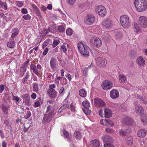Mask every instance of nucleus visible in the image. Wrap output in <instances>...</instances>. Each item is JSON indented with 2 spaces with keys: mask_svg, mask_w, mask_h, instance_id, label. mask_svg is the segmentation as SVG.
Wrapping results in <instances>:
<instances>
[{
  "mask_svg": "<svg viewBox=\"0 0 147 147\" xmlns=\"http://www.w3.org/2000/svg\"><path fill=\"white\" fill-rule=\"evenodd\" d=\"M134 4L139 12L144 11L147 8V2L146 0H135Z\"/></svg>",
  "mask_w": 147,
  "mask_h": 147,
  "instance_id": "nucleus-1",
  "label": "nucleus"
},
{
  "mask_svg": "<svg viewBox=\"0 0 147 147\" xmlns=\"http://www.w3.org/2000/svg\"><path fill=\"white\" fill-rule=\"evenodd\" d=\"M78 50L80 53L85 57H87L89 56V52L88 49L85 46L82 42L78 44Z\"/></svg>",
  "mask_w": 147,
  "mask_h": 147,
  "instance_id": "nucleus-2",
  "label": "nucleus"
},
{
  "mask_svg": "<svg viewBox=\"0 0 147 147\" xmlns=\"http://www.w3.org/2000/svg\"><path fill=\"white\" fill-rule=\"evenodd\" d=\"M120 22L121 25L124 28H127L130 26L129 18L127 15L121 16L120 17Z\"/></svg>",
  "mask_w": 147,
  "mask_h": 147,
  "instance_id": "nucleus-3",
  "label": "nucleus"
},
{
  "mask_svg": "<svg viewBox=\"0 0 147 147\" xmlns=\"http://www.w3.org/2000/svg\"><path fill=\"white\" fill-rule=\"evenodd\" d=\"M91 44L95 47L99 48L102 45V41L98 38L96 37H93L90 40Z\"/></svg>",
  "mask_w": 147,
  "mask_h": 147,
  "instance_id": "nucleus-4",
  "label": "nucleus"
},
{
  "mask_svg": "<svg viewBox=\"0 0 147 147\" xmlns=\"http://www.w3.org/2000/svg\"><path fill=\"white\" fill-rule=\"evenodd\" d=\"M54 114V111L52 110L48 114H45L42 120V122L44 123H49L52 120Z\"/></svg>",
  "mask_w": 147,
  "mask_h": 147,
  "instance_id": "nucleus-5",
  "label": "nucleus"
},
{
  "mask_svg": "<svg viewBox=\"0 0 147 147\" xmlns=\"http://www.w3.org/2000/svg\"><path fill=\"white\" fill-rule=\"evenodd\" d=\"M96 12L97 13L98 15L102 16L104 17L107 13L106 11L105 7L102 5L98 6L95 9Z\"/></svg>",
  "mask_w": 147,
  "mask_h": 147,
  "instance_id": "nucleus-6",
  "label": "nucleus"
},
{
  "mask_svg": "<svg viewBox=\"0 0 147 147\" xmlns=\"http://www.w3.org/2000/svg\"><path fill=\"white\" fill-rule=\"evenodd\" d=\"M113 84L111 82L108 80L104 81L102 84V87L105 90L111 88Z\"/></svg>",
  "mask_w": 147,
  "mask_h": 147,
  "instance_id": "nucleus-7",
  "label": "nucleus"
},
{
  "mask_svg": "<svg viewBox=\"0 0 147 147\" xmlns=\"http://www.w3.org/2000/svg\"><path fill=\"white\" fill-rule=\"evenodd\" d=\"M97 65L101 68L104 67L107 64V61L105 59L101 57L98 58L96 60Z\"/></svg>",
  "mask_w": 147,
  "mask_h": 147,
  "instance_id": "nucleus-8",
  "label": "nucleus"
},
{
  "mask_svg": "<svg viewBox=\"0 0 147 147\" xmlns=\"http://www.w3.org/2000/svg\"><path fill=\"white\" fill-rule=\"evenodd\" d=\"M139 23L144 28L147 27V18L144 16H142L139 18Z\"/></svg>",
  "mask_w": 147,
  "mask_h": 147,
  "instance_id": "nucleus-9",
  "label": "nucleus"
},
{
  "mask_svg": "<svg viewBox=\"0 0 147 147\" xmlns=\"http://www.w3.org/2000/svg\"><path fill=\"white\" fill-rule=\"evenodd\" d=\"M94 104L98 107H105L106 106V103L100 98H97L94 99Z\"/></svg>",
  "mask_w": 147,
  "mask_h": 147,
  "instance_id": "nucleus-10",
  "label": "nucleus"
},
{
  "mask_svg": "<svg viewBox=\"0 0 147 147\" xmlns=\"http://www.w3.org/2000/svg\"><path fill=\"white\" fill-rule=\"evenodd\" d=\"M95 20V18L94 16L91 15H88V17L86 18L85 22L88 25L92 24Z\"/></svg>",
  "mask_w": 147,
  "mask_h": 147,
  "instance_id": "nucleus-11",
  "label": "nucleus"
},
{
  "mask_svg": "<svg viewBox=\"0 0 147 147\" xmlns=\"http://www.w3.org/2000/svg\"><path fill=\"white\" fill-rule=\"evenodd\" d=\"M119 92L116 90L113 89L110 92V95L112 99L117 98L119 96Z\"/></svg>",
  "mask_w": 147,
  "mask_h": 147,
  "instance_id": "nucleus-12",
  "label": "nucleus"
},
{
  "mask_svg": "<svg viewBox=\"0 0 147 147\" xmlns=\"http://www.w3.org/2000/svg\"><path fill=\"white\" fill-rule=\"evenodd\" d=\"M24 102L27 106H29L31 105V102L30 100V97L28 94H26L23 96Z\"/></svg>",
  "mask_w": 147,
  "mask_h": 147,
  "instance_id": "nucleus-13",
  "label": "nucleus"
},
{
  "mask_svg": "<svg viewBox=\"0 0 147 147\" xmlns=\"http://www.w3.org/2000/svg\"><path fill=\"white\" fill-rule=\"evenodd\" d=\"M47 93L51 98H55L57 96L56 91L53 89H49L47 90Z\"/></svg>",
  "mask_w": 147,
  "mask_h": 147,
  "instance_id": "nucleus-14",
  "label": "nucleus"
},
{
  "mask_svg": "<svg viewBox=\"0 0 147 147\" xmlns=\"http://www.w3.org/2000/svg\"><path fill=\"white\" fill-rule=\"evenodd\" d=\"M131 132V129L130 128L126 129L125 130L123 129H120L119 133L121 136H126Z\"/></svg>",
  "mask_w": 147,
  "mask_h": 147,
  "instance_id": "nucleus-15",
  "label": "nucleus"
},
{
  "mask_svg": "<svg viewBox=\"0 0 147 147\" xmlns=\"http://www.w3.org/2000/svg\"><path fill=\"white\" fill-rule=\"evenodd\" d=\"M147 134V131L145 129H141L139 130L137 133L138 136L139 137L143 138Z\"/></svg>",
  "mask_w": 147,
  "mask_h": 147,
  "instance_id": "nucleus-16",
  "label": "nucleus"
},
{
  "mask_svg": "<svg viewBox=\"0 0 147 147\" xmlns=\"http://www.w3.org/2000/svg\"><path fill=\"white\" fill-rule=\"evenodd\" d=\"M135 110L137 114L142 115L144 113L143 108L140 106H137L135 107Z\"/></svg>",
  "mask_w": 147,
  "mask_h": 147,
  "instance_id": "nucleus-17",
  "label": "nucleus"
},
{
  "mask_svg": "<svg viewBox=\"0 0 147 147\" xmlns=\"http://www.w3.org/2000/svg\"><path fill=\"white\" fill-rule=\"evenodd\" d=\"M102 24L107 28H109L112 26V23H111V20L109 19L106 20L103 22Z\"/></svg>",
  "mask_w": 147,
  "mask_h": 147,
  "instance_id": "nucleus-18",
  "label": "nucleus"
},
{
  "mask_svg": "<svg viewBox=\"0 0 147 147\" xmlns=\"http://www.w3.org/2000/svg\"><path fill=\"white\" fill-rule=\"evenodd\" d=\"M30 69L33 71V72L36 75L38 76L39 70H38L36 67V66L34 64L32 63L30 66Z\"/></svg>",
  "mask_w": 147,
  "mask_h": 147,
  "instance_id": "nucleus-19",
  "label": "nucleus"
},
{
  "mask_svg": "<svg viewBox=\"0 0 147 147\" xmlns=\"http://www.w3.org/2000/svg\"><path fill=\"white\" fill-rule=\"evenodd\" d=\"M90 145L91 147H99L100 143L98 140H94L90 141Z\"/></svg>",
  "mask_w": 147,
  "mask_h": 147,
  "instance_id": "nucleus-20",
  "label": "nucleus"
},
{
  "mask_svg": "<svg viewBox=\"0 0 147 147\" xmlns=\"http://www.w3.org/2000/svg\"><path fill=\"white\" fill-rule=\"evenodd\" d=\"M50 66L51 67L54 69L56 66V60L54 57H52L50 61Z\"/></svg>",
  "mask_w": 147,
  "mask_h": 147,
  "instance_id": "nucleus-21",
  "label": "nucleus"
},
{
  "mask_svg": "<svg viewBox=\"0 0 147 147\" xmlns=\"http://www.w3.org/2000/svg\"><path fill=\"white\" fill-rule=\"evenodd\" d=\"M137 61L138 65L140 66H143L145 64V60L141 56L139 57L137 59Z\"/></svg>",
  "mask_w": 147,
  "mask_h": 147,
  "instance_id": "nucleus-22",
  "label": "nucleus"
},
{
  "mask_svg": "<svg viewBox=\"0 0 147 147\" xmlns=\"http://www.w3.org/2000/svg\"><path fill=\"white\" fill-rule=\"evenodd\" d=\"M103 141L104 142H111L112 141L111 137L109 136H105L102 137Z\"/></svg>",
  "mask_w": 147,
  "mask_h": 147,
  "instance_id": "nucleus-23",
  "label": "nucleus"
},
{
  "mask_svg": "<svg viewBox=\"0 0 147 147\" xmlns=\"http://www.w3.org/2000/svg\"><path fill=\"white\" fill-rule=\"evenodd\" d=\"M104 115L106 118H109L112 116L111 111L108 109H105Z\"/></svg>",
  "mask_w": 147,
  "mask_h": 147,
  "instance_id": "nucleus-24",
  "label": "nucleus"
},
{
  "mask_svg": "<svg viewBox=\"0 0 147 147\" xmlns=\"http://www.w3.org/2000/svg\"><path fill=\"white\" fill-rule=\"evenodd\" d=\"M74 136L76 139L80 140L82 138V134L81 132L77 131L74 132Z\"/></svg>",
  "mask_w": 147,
  "mask_h": 147,
  "instance_id": "nucleus-25",
  "label": "nucleus"
},
{
  "mask_svg": "<svg viewBox=\"0 0 147 147\" xmlns=\"http://www.w3.org/2000/svg\"><path fill=\"white\" fill-rule=\"evenodd\" d=\"M12 34L11 35V37L13 38L16 36L18 34L19 30L17 28H13L11 31Z\"/></svg>",
  "mask_w": 147,
  "mask_h": 147,
  "instance_id": "nucleus-26",
  "label": "nucleus"
},
{
  "mask_svg": "<svg viewBox=\"0 0 147 147\" xmlns=\"http://www.w3.org/2000/svg\"><path fill=\"white\" fill-rule=\"evenodd\" d=\"M124 122H125V125H129L131 124H133L134 122L133 119L130 118H126Z\"/></svg>",
  "mask_w": 147,
  "mask_h": 147,
  "instance_id": "nucleus-27",
  "label": "nucleus"
},
{
  "mask_svg": "<svg viewBox=\"0 0 147 147\" xmlns=\"http://www.w3.org/2000/svg\"><path fill=\"white\" fill-rule=\"evenodd\" d=\"M141 120L143 125H145L147 124V116L146 115H141Z\"/></svg>",
  "mask_w": 147,
  "mask_h": 147,
  "instance_id": "nucleus-28",
  "label": "nucleus"
},
{
  "mask_svg": "<svg viewBox=\"0 0 147 147\" xmlns=\"http://www.w3.org/2000/svg\"><path fill=\"white\" fill-rule=\"evenodd\" d=\"M1 107L4 113L7 115L8 114V108L5 105L3 104L1 105Z\"/></svg>",
  "mask_w": 147,
  "mask_h": 147,
  "instance_id": "nucleus-29",
  "label": "nucleus"
},
{
  "mask_svg": "<svg viewBox=\"0 0 147 147\" xmlns=\"http://www.w3.org/2000/svg\"><path fill=\"white\" fill-rule=\"evenodd\" d=\"M26 71V68L24 67H21L20 69V73L19 74V76L20 77H22L23 76L25 72Z\"/></svg>",
  "mask_w": 147,
  "mask_h": 147,
  "instance_id": "nucleus-30",
  "label": "nucleus"
},
{
  "mask_svg": "<svg viewBox=\"0 0 147 147\" xmlns=\"http://www.w3.org/2000/svg\"><path fill=\"white\" fill-rule=\"evenodd\" d=\"M7 46L8 47L10 48H13L15 46V42L14 40L13 41H10L7 43Z\"/></svg>",
  "mask_w": 147,
  "mask_h": 147,
  "instance_id": "nucleus-31",
  "label": "nucleus"
},
{
  "mask_svg": "<svg viewBox=\"0 0 147 147\" xmlns=\"http://www.w3.org/2000/svg\"><path fill=\"white\" fill-rule=\"evenodd\" d=\"M82 105L86 108L88 109L90 107V104L87 101H84L82 103Z\"/></svg>",
  "mask_w": 147,
  "mask_h": 147,
  "instance_id": "nucleus-32",
  "label": "nucleus"
},
{
  "mask_svg": "<svg viewBox=\"0 0 147 147\" xmlns=\"http://www.w3.org/2000/svg\"><path fill=\"white\" fill-rule=\"evenodd\" d=\"M80 95L82 97H84L86 95V93L85 90L83 89H81L79 92Z\"/></svg>",
  "mask_w": 147,
  "mask_h": 147,
  "instance_id": "nucleus-33",
  "label": "nucleus"
},
{
  "mask_svg": "<svg viewBox=\"0 0 147 147\" xmlns=\"http://www.w3.org/2000/svg\"><path fill=\"white\" fill-rule=\"evenodd\" d=\"M104 121L105 122L106 124L108 125H109L111 127H112L114 125L113 122L110 119H106L104 120Z\"/></svg>",
  "mask_w": 147,
  "mask_h": 147,
  "instance_id": "nucleus-34",
  "label": "nucleus"
},
{
  "mask_svg": "<svg viewBox=\"0 0 147 147\" xmlns=\"http://www.w3.org/2000/svg\"><path fill=\"white\" fill-rule=\"evenodd\" d=\"M116 37L117 38H119L122 36L121 33L118 30H116L115 32Z\"/></svg>",
  "mask_w": 147,
  "mask_h": 147,
  "instance_id": "nucleus-35",
  "label": "nucleus"
},
{
  "mask_svg": "<svg viewBox=\"0 0 147 147\" xmlns=\"http://www.w3.org/2000/svg\"><path fill=\"white\" fill-rule=\"evenodd\" d=\"M134 24L135 28L134 31L136 32V33L137 32H139L140 31V28L138 24L135 22L134 23Z\"/></svg>",
  "mask_w": 147,
  "mask_h": 147,
  "instance_id": "nucleus-36",
  "label": "nucleus"
},
{
  "mask_svg": "<svg viewBox=\"0 0 147 147\" xmlns=\"http://www.w3.org/2000/svg\"><path fill=\"white\" fill-rule=\"evenodd\" d=\"M82 110L84 113L86 115H90L91 113V111L88 109L83 108Z\"/></svg>",
  "mask_w": 147,
  "mask_h": 147,
  "instance_id": "nucleus-37",
  "label": "nucleus"
},
{
  "mask_svg": "<svg viewBox=\"0 0 147 147\" xmlns=\"http://www.w3.org/2000/svg\"><path fill=\"white\" fill-rule=\"evenodd\" d=\"M63 134L64 137L68 139L70 138V137L69 136L68 132L65 130H63Z\"/></svg>",
  "mask_w": 147,
  "mask_h": 147,
  "instance_id": "nucleus-38",
  "label": "nucleus"
},
{
  "mask_svg": "<svg viewBox=\"0 0 147 147\" xmlns=\"http://www.w3.org/2000/svg\"><path fill=\"white\" fill-rule=\"evenodd\" d=\"M119 80L121 81V82H124L126 79L125 76L124 75H119Z\"/></svg>",
  "mask_w": 147,
  "mask_h": 147,
  "instance_id": "nucleus-39",
  "label": "nucleus"
},
{
  "mask_svg": "<svg viewBox=\"0 0 147 147\" xmlns=\"http://www.w3.org/2000/svg\"><path fill=\"white\" fill-rule=\"evenodd\" d=\"M57 31L60 32H63L65 30V28L62 25L59 26H58Z\"/></svg>",
  "mask_w": 147,
  "mask_h": 147,
  "instance_id": "nucleus-40",
  "label": "nucleus"
},
{
  "mask_svg": "<svg viewBox=\"0 0 147 147\" xmlns=\"http://www.w3.org/2000/svg\"><path fill=\"white\" fill-rule=\"evenodd\" d=\"M0 5L2 7H4V8L5 10L7 9V4L5 2H2L1 1H0Z\"/></svg>",
  "mask_w": 147,
  "mask_h": 147,
  "instance_id": "nucleus-41",
  "label": "nucleus"
},
{
  "mask_svg": "<svg viewBox=\"0 0 147 147\" xmlns=\"http://www.w3.org/2000/svg\"><path fill=\"white\" fill-rule=\"evenodd\" d=\"M129 55L132 59L134 58L136 56V53L134 51H131L130 52Z\"/></svg>",
  "mask_w": 147,
  "mask_h": 147,
  "instance_id": "nucleus-42",
  "label": "nucleus"
},
{
  "mask_svg": "<svg viewBox=\"0 0 147 147\" xmlns=\"http://www.w3.org/2000/svg\"><path fill=\"white\" fill-rule=\"evenodd\" d=\"M39 88L38 84H34L33 86V90L36 92L39 91Z\"/></svg>",
  "mask_w": 147,
  "mask_h": 147,
  "instance_id": "nucleus-43",
  "label": "nucleus"
},
{
  "mask_svg": "<svg viewBox=\"0 0 147 147\" xmlns=\"http://www.w3.org/2000/svg\"><path fill=\"white\" fill-rule=\"evenodd\" d=\"M103 38L105 40L107 41L110 39L111 37L109 35L107 34L105 35V36H103Z\"/></svg>",
  "mask_w": 147,
  "mask_h": 147,
  "instance_id": "nucleus-44",
  "label": "nucleus"
},
{
  "mask_svg": "<svg viewBox=\"0 0 147 147\" xmlns=\"http://www.w3.org/2000/svg\"><path fill=\"white\" fill-rule=\"evenodd\" d=\"M30 127V125L29 123L26 124L25 126H24V132H26Z\"/></svg>",
  "mask_w": 147,
  "mask_h": 147,
  "instance_id": "nucleus-45",
  "label": "nucleus"
},
{
  "mask_svg": "<svg viewBox=\"0 0 147 147\" xmlns=\"http://www.w3.org/2000/svg\"><path fill=\"white\" fill-rule=\"evenodd\" d=\"M67 47L66 46H65L63 44L61 47V51H63L64 53H66L67 51Z\"/></svg>",
  "mask_w": 147,
  "mask_h": 147,
  "instance_id": "nucleus-46",
  "label": "nucleus"
},
{
  "mask_svg": "<svg viewBox=\"0 0 147 147\" xmlns=\"http://www.w3.org/2000/svg\"><path fill=\"white\" fill-rule=\"evenodd\" d=\"M23 18L25 20H29L31 19V16L28 14L24 15L23 16Z\"/></svg>",
  "mask_w": 147,
  "mask_h": 147,
  "instance_id": "nucleus-47",
  "label": "nucleus"
},
{
  "mask_svg": "<svg viewBox=\"0 0 147 147\" xmlns=\"http://www.w3.org/2000/svg\"><path fill=\"white\" fill-rule=\"evenodd\" d=\"M66 33L67 34L71 36L72 34V30L71 28L67 29L66 31Z\"/></svg>",
  "mask_w": 147,
  "mask_h": 147,
  "instance_id": "nucleus-48",
  "label": "nucleus"
},
{
  "mask_svg": "<svg viewBox=\"0 0 147 147\" xmlns=\"http://www.w3.org/2000/svg\"><path fill=\"white\" fill-rule=\"evenodd\" d=\"M61 84H66L67 82V80L65 78H63L60 81Z\"/></svg>",
  "mask_w": 147,
  "mask_h": 147,
  "instance_id": "nucleus-49",
  "label": "nucleus"
},
{
  "mask_svg": "<svg viewBox=\"0 0 147 147\" xmlns=\"http://www.w3.org/2000/svg\"><path fill=\"white\" fill-rule=\"evenodd\" d=\"M126 142H127L129 145H130L132 143V139L130 138H127L126 139Z\"/></svg>",
  "mask_w": 147,
  "mask_h": 147,
  "instance_id": "nucleus-50",
  "label": "nucleus"
},
{
  "mask_svg": "<svg viewBox=\"0 0 147 147\" xmlns=\"http://www.w3.org/2000/svg\"><path fill=\"white\" fill-rule=\"evenodd\" d=\"M51 32L53 33H55L56 32V27L54 25H53L51 27Z\"/></svg>",
  "mask_w": 147,
  "mask_h": 147,
  "instance_id": "nucleus-51",
  "label": "nucleus"
},
{
  "mask_svg": "<svg viewBox=\"0 0 147 147\" xmlns=\"http://www.w3.org/2000/svg\"><path fill=\"white\" fill-rule=\"evenodd\" d=\"M34 11L38 16H40V13L38 9V8H36V9H34Z\"/></svg>",
  "mask_w": 147,
  "mask_h": 147,
  "instance_id": "nucleus-52",
  "label": "nucleus"
},
{
  "mask_svg": "<svg viewBox=\"0 0 147 147\" xmlns=\"http://www.w3.org/2000/svg\"><path fill=\"white\" fill-rule=\"evenodd\" d=\"M69 105L67 104L64 105L62 106H61V107L59 109V111L60 110H62V109H65L66 108L69 107Z\"/></svg>",
  "mask_w": 147,
  "mask_h": 147,
  "instance_id": "nucleus-53",
  "label": "nucleus"
},
{
  "mask_svg": "<svg viewBox=\"0 0 147 147\" xmlns=\"http://www.w3.org/2000/svg\"><path fill=\"white\" fill-rule=\"evenodd\" d=\"M31 115V113L29 111H27L26 116L24 117L25 119H27L29 118Z\"/></svg>",
  "mask_w": 147,
  "mask_h": 147,
  "instance_id": "nucleus-54",
  "label": "nucleus"
},
{
  "mask_svg": "<svg viewBox=\"0 0 147 147\" xmlns=\"http://www.w3.org/2000/svg\"><path fill=\"white\" fill-rule=\"evenodd\" d=\"M59 42H58L56 40H55L53 41V47L54 48L56 47L59 43Z\"/></svg>",
  "mask_w": 147,
  "mask_h": 147,
  "instance_id": "nucleus-55",
  "label": "nucleus"
},
{
  "mask_svg": "<svg viewBox=\"0 0 147 147\" xmlns=\"http://www.w3.org/2000/svg\"><path fill=\"white\" fill-rule=\"evenodd\" d=\"M88 71L87 68H85L83 69V74L85 76H86L87 75Z\"/></svg>",
  "mask_w": 147,
  "mask_h": 147,
  "instance_id": "nucleus-56",
  "label": "nucleus"
},
{
  "mask_svg": "<svg viewBox=\"0 0 147 147\" xmlns=\"http://www.w3.org/2000/svg\"><path fill=\"white\" fill-rule=\"evenodd\" d=\"M48 41L47 40L45 41L43 43L42 48L43 49H44L48 44Z\"/></svg>",
  "mask_w": 147,
  "mask_h": 147,
  "instance_id": "nucleus-57",
  "label": "nucleus"
},
{
  "mask_svg": "<svg viewBox=\"0 0 147 147\" xmlns=\"http://www.w3.org/2000/svg\"><path fill=\"white\" fill-rule=\"evenodd\" d=\"M20 99L19 98L18 96H16L13 95L12 99L13 100H15L16 102H18Z\"/></svg>",
  "mask_w": 147,
  "mask_h": 147,
  "instance_id": "nucleus-58",
  "label": "nucleus"
},
{
  "mask_svg": "<svg viewBox=\"0 0 147 147\" xmlns=\"http://www.w3.org/2000/svg\"><path fill=\"white\" fill-rule=\"evenodd\" d=\"M104 147H114L113 145V144H109L106 143L104 144Z\"/></svg>",
  "mask_w": 147,
  "mask_h": 147,
  "instance_id": "nucleus-59",
  "label": "nucleus"
},
{
  "mask_svg": "<svg viewBox=\"0 0 147 147\" xmlns=\"http://www.w3.org/2000/svg\"><path fill=\"white\" fill-rule=\"evenodd\" d=\"M49 51V48H45L44 50V51L43 52L42 54L43 55H45L48 53Z\"/></svg>",
  "mask_w": 147,
  "mask_h": 147,
  "instance_id": "nucleus-60",
  "label": "nucleus"
},
{
  "mask_svg": "<svg viewBox=\"0 0 147 147\" xmlns=\"http://www.w3.org/2000/svg\"><path fill=\"white\" fill-rule=\"evenodd\" d=\"M106 131L108 133H113V131L110 128H106L105 129Z\"/></svg>",
  "mask_w": 147,
  "mask_h": 147,
  "instance_id": "nucleus-61",
  "label": "nucleus"
},
{
  "mask_svg": "<svg viewBox=\"0 0 147 147\" xmlns=\"http://www.w3.org/2000/svg\"><path fill=\"white\" fill-rule=\"evenodd\" d=\"M70 109L71 111L75 112L76 111V109L75 108V107L73 105V103H71V106L70 107Z\"/></svg>",
  "mask_w": 147,
  "mask_h": 147,
  "instance_id": "nucleus-62",
  "label": "nucleus"
},
{
  "mask_svg": "<svg viewBox=\"0 0 147 147\" xmlns=\"http://www.w3.org/2000/svg\"><path fill=\"white\" fill-rule=\"evenodd\" d=\"M40 105V103L38 101H36L34 103V106L35 107H38Z\"/></svg>",
  "mask_w": 147,
  "mask_h": 147,
  "instance_id": "nucleus-63",
  "label": "nucleus"
},
{
  "mask_svg": "<svg viewBox=\"0 0 147 147\" xmlns=\"http://www.w3.org/2000/svg\"><path fill=\"white\" fill-rule=\"evenodd\" d=\"M22 12L23 14H25L27 13L28 11L25 8H22Z\"/></svg>",
  "mask_w": 147,
  "mask_h": 147,
  "instance_id": "nucleus-64",
  "label": "nucleus"
}]
</instances>
